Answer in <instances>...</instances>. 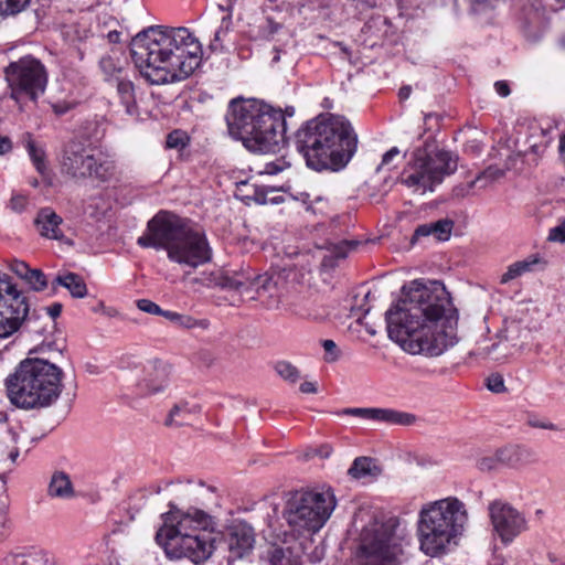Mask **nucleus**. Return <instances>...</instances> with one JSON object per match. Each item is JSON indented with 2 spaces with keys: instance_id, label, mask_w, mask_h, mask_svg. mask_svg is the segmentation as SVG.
Wrapping results in <instances>:
<instances>
[{
  "instance_id": "obj_64",
  "label": "nucleus",
  "mask_w": 565,
  "mask_h": 565,
  "mask_svg": "<svg viewBox=\"0 0 565 565\" xmlns=\"http://www.w3.org/2000/svg\"><path fill=\"white\" fill-rule=\"evenodd\" d=\"M218 9H220L221 11H226V12H227V4H226V6H222V4H220V6H218Z\"/></svg>"
},
{
  "instance_id": "obj_53",
  "label": "nucleus",
  "mask_w": 565,
  "mask_h": 565,
  "mask_svg": "<svg viewBox=\"0 0 565 565\" xmlns=\"http://www.w3.org/2000/svg\"><path fill=\"white\" fill-rule=\"evenodd\" d=\"M398 153H399V150H398V148H397V147H393V148H391L388 151H386V152L383 154L381 166H387V164H390V163H391V161L393 160V158H395Z\"/></svg>"
},
{
  "instance_id": "obj_58",
  "label": "nucleus",
  "mask_w": 565,
  "mask_h": 565,
  "mask_svg": "<svg viewBox=\"0 0 565 565\" xmlns=\"http://www.w3.org/2000/svg\"><path fill=\"white\" fill-rule=\"evenodd\" d=\"M107 36H108L109 42L117 43L119 41L120 33L117 31H111L108 33Z\"/></svg>"
},
{
  "instance_id": "obj_46",
  "label": "nucleus",
  "mask_w": 565,
  "mask_h": 565,
  "mask_svg": "<svg viewBox=\"0 0 565 565\" xmlns=\"http://www.w3.org/2000/svg\"><path fill=\"white\" fill-rule=\"evenodd\" d=\"M322 347L326 352V355H324L326 362L332 363L339 359L340 354L338 351V347L333 340H329V339L323 340Z\"/></svg>"
},
{
  "instance_id": "obj_49",
  "label": "nucleus",
  "mask_w": 565,
  "mask_h": 565,
  "mask_svg": "<svg viewBox=\"0 0 565 565\" xmlns=\"http://www.w3.org/2000/svg\"><path fill=\"white\" fill-rule=\"evenodd\" d=\"M548 239L553 242H565V220L550 231Z\"/></svg>"
},
{
  "instance_id": "obj_44",
  "label": "nucleus",
  "mask_w": 565,
  "mask_h": 565,
  "mask_svg": "<svg viewBox=\"0 0 565 565\" xmlns=\"http://www.w3.org/2000/svg\"><path fill=\"white\" fill-rule=\"evenodd\" d=\"M28 204H29V199L26 195H23V194H20V193H17V194H13L9 201V207L11 211H13L14 213H23L26 207H28Z\"/></svg>"
},
{
  "instance_id": "obj_30",
  "label": "nucleus",
  "mask_w": 565,
  "mask_h": 565,
  "mask_svg": "<svg viewBox=\"0 0 565 565\" xmlns=\"http://www.w3.org/2000/svg\"><path fill=\"white\" fill-rule=\"evenodd\" d=\"M163 317L173 322L175 326L184 329L207 328L209 326L207 320H196L189 315H182L170 310H166Z\"/></svg>"
},
{
  "instance_id": "obj_7",
  "label": "nucleus",
  "mask_w": 565,
  "mask_h": 565,
  "mask_svg": "<svg viewBox=\"0 0 565 565\" xmlns=\"http://www.w3.org/2000/svg\"><path fill=\"white\" fill-rule=\"evenodd\" d=\"M63 371L41 358L22 360L6 380L10 402L22 409H40L54 404L62 393Z\"/></svg>"
},
{
  "instance_id": "obj_2",
  "label": "nucleus",
  "mask_w": 565,
  "mask_h": 565,
  "mask_svg": "<svg viewBox=\"0 0 565 565\" xmlns=\"http://www.w3.org/2000/svg\"><path fill=\"white\" fill-rule=\"evenodd\" d=\"M130 52L141 76L152 85L190 77L202 62V45L186 28L150 26L132 38Z\"/></svg>"
},
{
  "instance_id": "obj_61",
  "label": "nucleus",
  "mask_w": 565,
  "mask_h": 565,
  "mask_svg": "<svg viewBox=\"0 0 565 565\" xmlns=\"http://www.w3.org/2000/svg\"><path fill=\"white\" fill-rule=\"evenodd\" d=\"M236 0H227V14L232 15L233 6Z\"/></svg>"
},
{
  "instance_id": "obj_62",
  "label": "nucleus",
  "mask_w": 565,
  "mask_h": 565,
  "mask_svg": "<svg viewBox=\"0 0 565 565\" xmlns=\"http://www.w3.org/2000/svg\"><path fill=\"white\" fill-rule=\"evenodd\" d=\"M267 200H268V202H270V203H279V202L281 201V199H280V198H271V199H268V198H267Z\"/></svg>"
},
{
  "instance_id": "obj_5",
  "label": "nucleus",
  "mask_w": 565,
  "mask_h": 565,
  "mask_svg": "<svg viewBox=\"0 0 565 565\" xmlns=\"http://www.w3.org/2000/svg\"><path fill=\"white\" fill-rule=\"evenodd\" d=\"M137 244L143 248L164 249L171 262L183 267L196 268L212 257L204 232L167 211L158 212L148 222Z\"/></svg>"
},
{
  "instance_id": "obj_59",
  "label": "nucleus",
  "mask_w": 565,
  "mask_h": 565,
  "mask_svg": "<svg viewBox=\"0 0 565 565\" xmlns=\"http://www.w3.org/2000/svg\"><path fill=\"white\" fill-rule=\"evenodd\" d=\"M472 6L476 7V6H490L491 4V1L490 0H470ZM475 10H477V8H475Z\"/></svg>"
},
{
  "instance_id": "obj_1",
  "label": "nucleus",
  "mask_w": 565,
  "mask_h": 565,
  "mask_svg": "<svg viewBox=\"0 0 565 565\" xmlns=\"http://www.w3.org/2000/svg\"><path fill=\"white\" fill-rule=\"evenodd\" d=\"M403 290L404 297L385 313L390 339L409 354L439 356L452 348L458 315L444 284L414 280Z\"/></svg>"
},
{
  "instance_id": "obj_13",
  "label": "nucleus",
  "mask_w": 565,
  "mask_h": 565,
  "mask_svg": "<svg viewBox=\"0 0 565 565\" xmlns=\"http://www.w3.org/2000/svg\"><path fill=\"white\" fill-rule=\"evenodd\" d=\"M6 77L11 89V98L20 102H35L44 94L47 85V71L42 62L30 55L11 62L6 67Z\"/></svg>"
},
{
  "instance_id": "obj_9",
  "label": "nucleus",
  "mask_w": 565,
  "mask_h": 565,
  "mask_svg": "<svg viewBox=\"0 0 565 565\" xmlns=\"http://www.w3.org/2000/svg\"><path fill=\"white\" fill-rule=\"evenodd\" d=\"M429 142L414 150L412 160L401 173V182L413 192H433L458 168V156L445 149L429 150Z\"/></svg>"
},
{
  "instance_id": "obj_52",
  "label": "nucleus",
  "mask_w": 565,
  "mask_h": 565,
  "mask_svg": "<svg viewBox=\"0 0 565 565\" xmlns=\"http://www.w3.org/2000/svg\"><path fill=\"white\" fill-rule=\"evenodd\" d=\"M494 89L501 97H507L510 94V87L507 82L498 81L494 83Z\"/></svg>"
},
{
  "instance_id": "obj_60",
  "label": "nucleus",
  "mask_w": 565,
  "mask_h": 565,
  "mask_svg": "<svg viewBox=\"0 0 565 565\" xmlns=\"http://www.w3.org/2000/svg\"><path fill=\"white\" fill-rule=\"evenodd\" d=\"M353 246H354L353 243H349V242L344 243V247H353ZM342 248H343V246L339 247V252L337 253V256L341 257V258H344L345 257V253L342 252Z\"/></svg>"
},
{
  "instance_id": "obj_47",
  "label": "nucleus",
  "mask_w": 565,
  "mask_h": 565,
  "mask_svg": "<svg viewBox=\"0 0 565 565\" xmlns=\"http://www.w3.org/2000/svg\"><path fill=\"white\" fill-rule=\"evenodd\" d=\"M487 387L493 393H502L505 391L504 380L500 374H491L487 379Z\"/></svg>"
},
{
  "instance_id": "obj_8",
  "label": "nucleus",
  "mask_w": 565,
  "mask_h": 565,
  "mask_svg": "<svg viewBox=\"0 0 565 565\" xmlns=\"http://www.w3.org/2000/svg\"><path fill=\"white\" fill-rule=\"evenodd\" d=\"M468 522L466 504L456 497L426 503L419 511L417 535L420 551L428 556L445 553L462 534Z\"/></svg>"
},
{
  "instance_id": "obj_38",
  "label": "nucleus",
  "mask_w": 565,
  "mask_h": 565,
  "mask_svg": "<svg viewBox=\"0 0 565 565\" xmlns=\"http://www.w3.org/2000/svg\"><path fill=\"white\" fill-rule=\"evenodd\" d=\"M275 370L280 377L290 383H296L300 379L299 370L290 362L279 361L276 363Z\"/></svg>"
},
{
  "instance_id": "obj_26",
  "label": "nucleus",
  "mask_w": 565,
  "mask_h": 565,
  "mask_svg": "<svg viewBox=\"0 0 565 565\" xmlns=\"http://www.w3.org/2000/svg\"><path fill=\"white\" fill-rule=\"evenodd\" d=\"M541 263L542 259L536 255H531L525 259L518 260L507 268V271L500 278V282L508 284L526 273H531L534 270V267Z\"/></svg>"
},
{
  "instance_id": "obj_20",
  "label": "nucleus",
  "mask_w": 565,
  "mask_h": 565,
  "mask_svg": "<svg viewBox=\"0 0 565 565\" xmlns=\"http://www.w3.org/2000/svg\"><path fill=\"white\" fill-rule=\"evenodd\" d=\"M524 452L526 450L520 447L500 448L491 455L481 457L477 461V467L481 471L497 470L503 465H514Z\"/></svg>"
},
{
  "instance_id": "obj_54",
  "label": "nucleus",
  "mask_w": 565,
  "mask_h": 565,
  "mask_svg": "<svg viewBox=\"0 0 565 565\" xmlns=\"http://www.w3.org/2000/svg\"><path fill=\"white\" fill-rule=\"evenodd\" d=\"M46 310L52 319H56L62 312V305L58 302H55V303L51 305L50 307H47Z\"/></svg>"
},
{
  "instance_id": "obj_11",
  "label": "nucleus",
  "mask_w": 565,
  "mask_h": 565,
  "mask_svg": "<svg viewBox=\"0 0 565 565\" xmlns=\"http://www.w3.org/2000/svg\"><path fill=\"white\" fill-rule=\"evenodd\" d=\"M335 505V495L330 489L295 491L285 504L282 516L295 532L317 533L330 519Z\"/></svg>"
},
{
  "instance_id": "obj_41",
  "label": "nucleus",
  "mask_w": 565,
  "mask_h": 565,
  "mask_svg": "<svg viewBox=\"0 0 565 565\" xmlns=\"http://www.w3.org/2000/svg\"><path fill=\"white\" fill-rule=\"evenodd\" d=\"M31 558V553L25 551H15L9 553L3 558V565H32Z\"/></svg>"
},
{
  "instance_id": "obj_37",
  "label": "nucleus",
  "mask_w": 565,
  "mask_h": 565,
  "mask_svg": "<svg viewBox=\"0 0 565 565\" xmlns=\"http://www.w3.org/2000/svg\"><path fill=\"white\" fill-rule=\"evenodd\" d=\"M190 143V137L186 131L175 129L168 134L166 140V147L169 149L183 150Z\"/></svg>"
},
{
  "instance_id": "obj_35",
  "label": "nucleus",
  "mask_w": 565,
  "mask_h": 565,
  "mask_svg": "<svg viewBox=\"0 0 565 565\" xmlns=\"http://www.w3.org/2000/svg\"><path fill=\"white\" fill-rule=\"evenodd\" d=\"M494 179V173L489 169L481 172L477 178L470 181L466 186L460 185L455 189L456 196H465L469 191L479 184L480 188H486Z\"/></svg>"
},
{
  "instance_id": "obj_12",
  "label": "nucleus",
  "mask_w": 565,
  "mask_h": 565,
  "mask_svg": "<svg viewBox=\"0 0 565 565\" xmlns=\"http://www.w3.org/2000/svg\"><path fill=\"white\" fill-rule=\"evenodd\" d=\"M60 167L62 174L75 180L94 178L105 182L116 172L114 161L95 157L93 147L81 140L64 146Z\"/></svg>"
},
{
  "instance_id": "obj_10",
  "label": "nucleus",
  "mask_w": 565,
  "mask_h": 565,
  "mask_svg": "<svg viewBox=\"0 0 565 565\" xmlns=\"http://www.w3.org/2000/svg\"><path fill=\"white\" fill-rule=\"evenodd\" d=\"M397 518L373 519L360 534L361 565H401L404 554L403 539L397 533Z\"/></svg>"
},
{
  "instance_id": "obj_15",
  "label": "nucleus",
  "mask_w": 565,
  "mask_h": 565,
  "mask_svg": "<svg viewBox=\"0 0 565 565\" xmlns=\"http://www.w3.org/2000/svg\"><path fill=\"white\" fill-rule=\"evenodd\" d=\"M334 414L338 416L349 415L374 423L399 426H409L416 420L415 415L411 413L382 407H348Z\"/></svg>"
},
{
  "instance_id": "obj_31",
  "label": "nucleus",
  "mask_w": 565,
  "mask_h": 565,
  "mask_svg": "<svg viewBox=\"0 0 565 565\" xmlns=\"http://www.w3.org/2000/svg\"><path fill=\"white\" fill-rule=\"evenodd\" d=\"M199 411V407L193 406L191 408L186 403L178 404L170 411L167 424L182 426L189 422L192 414L198 413Z\"/></svg>"
},
{
  "instance_id": "obj_16",
  "label": "nucleus",
  "mask_w": 565,
  "mask_h": 565,
  "mask_svg": "<svg viewBox=\"0 0 565 565\" xmlns=\"http://www.w3.org/2000/svg\"><path fill=\"white\" fill-rule=\"evenodd\" d=\"M227 286L242 295L254 294L250 298L258 300L275 297L277 290V281L268 273L254 277L244 274L235 275L227 280Z\"/></svg>"
},
{
  "instance_id": "obj_28",
  "label": "nucleus",
  "mask_w": 565,
  "mask_h": 565,
  "mask_svg": "<svg viewBox=\"0 0 565 565\" xmlns=\"http://www.w3.org/2000/svg\"><path fill=\"white\" fill-rule=\"evenodd\" d=\"M117 93L120 97L122 105L125 106L126 114L132 116L137 113V105L135 102V88L131 81L127 79L126 76H121L116 79Z\"/></svg>"
},
{
  "instance_id": "obj_24",
  "label": "nucleus",
  "mask_w": 565,
  "mask_h": 565,
  "mask_svg": "<svg viewBox=\"0 0 565 565\" xmlns=\"http://www.w3.org/2000/svg\"><path fill=\"white\" fill-rule=\"evenodd\" d=\"M380 467L369 457L355 458L348 470L349 476L355 480H373L381 475Z\"/></svg>"
},
{
  "instance_id": "obj_22",
  "label": "nucleus",
  "mask_w": 565,
  "mask_h": 565,
  "mask_svg": "<svg viewBox=\"0 0 565 565\" xmlns=\"http://www.w3.org/2000/svg\"><path fill=\"white\" fill-rule=\"evenodd\" d=\"M454 227V222L449 218L438 220L433 223H425L418 225L414 232L412 237V243L419 241L422 237L433 236L436 241L445 242L449 239L451 235V231Z\"/></svg>"
},
{
  "instance_id": "obj_42",
  "label": "nucleus",
  "mask_w": 565,
  "mask_h": 565,
  "mask_svg": "<svg viewBox=\"0 0 565 565\" xmlns=\"http://www.w3.org/2000/svg\"><path fill=\"white\" fill-rule=\"evenodd\" d=\"M280 29V23L274 21L271 18H267L264 24L259 26V36L265 40H271Z\"/></svg>"
},
{
  "instance_id": "obj_50",
  "label": "nucleus",
  "mask_w": 565,
  "mask_h": 565,
  "mask_svg": "<svg viewBox=\"0 0 565 565\" xmlns=\"http://www.w3.org/2000/svg\"><path fill=\"white\" fill-rule=\"evenodd\" d=\"M52 108L56 115L61 116L68 113L73 108V104L67 102H57L52 105Z\"/></svg>"
},
{
  "instance_id": "obj_18",
  "label": "nucleus",
  "mask_w": 565,
  "mask_h": 565,
  "mask_svg": "<svg viewBox=\"0 0 565 565\" xmlns=\"http://www.w3.org/2000/svg\"><path fill=\"white\" fill-rule=\"evenodd\" d=\"M171 366L161 360H151L143 365L139 382L141 390L156 394L162 392L170 383Z\"/></svg>"
},
{
  "instance_id": "obj_6",
  "label": "nucleus",
  "mask_w": 565,
  "mask_h": 565,
  "mask_svg": "<svg viewBox=\"0 0 565 565\" xmlns=\"http://www.w3.org/2000/svg\"><path fill=\"white\" fill-rule=\"evenodd\" d=\"M170 510L162 514L163 524L156 534L157 543L170 558H189L200 565L213 554L214 535L212 518L200 509L182 512L170 502Z\"/></svg>"
},
{
  "instance_id": "obj_51",
  "label": "nucleus",
  "mask_w": 565,
  "mask_h": 565,
  "mask_svg": "<svg viewBox=\"0 0 565 565\" xmlns=\"http://www.w3.org/2000/svg\"><path fill=\"white\" fill-rule=\"evenodd\" d=\"M13 149L12 141L7 136H0V156L11 152Z\"/></svg>"
},
{
  "instance_id": "obj_45",
  "label": "nucleus",
  "mask_w": 565,
  "mask_h": 565,
  "mask_svg": "<svg viewBox=\"0 0 565 565\" xmlns=\"http://www.w3.org/2000/svg\"><path fill=\"white\" fill-rule=\"evenodd\" d=\"M137 308L143 312L154 315V316H162L166 312V310L161 309L156 302L149 300V299H139L137 300Z\"/></svg>"
},
{
  "instance_id": "obj_56",
  "label": "nucleus",
  "mask_w": 565,
  "mask_h": 565,
  "mask_svg": "<svg viewBox=\"0 0 565 565\" xmlns=\"http://www.w3.org/2000/svg\"><path fill=\"white\" fill-rule=\"evenodd\" d=\"M530 425L532 427L543 428V429H555L554 424L552 423H543L540 420H530Z\"/></svg>"
},
{
  "instance_id": "obj_25",
  "label": "nucleus",
  "mask_w": 565,
  "mask_h": 565,
  "mask_svg": "<svg viewBox=\"0 0 565 565\" xmlns=\"http://www.w3.org/2000/svg\"><path fill=\"white\" fill-rule=\"evenodd\" d=\"M61 286L66 288L74 298H84L87 295V287L83 278L75 273L57 275L52 281V291Z\"/></svg>"
},
{
  "instance_id": "obj_3",
  "label": "nucleus",
  "mask_w": 565,
  "mask_h": 565,
  "mask_svg": "<svg viewBox=\"0 0 565 565\" xmlns=\"http://www.w3.org/2000/svg\"><path fill=\"white\" fill-rule=\"evenodd\" d=\"M297 151L315 171H339L358 149L351 122L340 115L319 116L306 121L295 134Z\"/></svg>"
},
{
  "instance_id": "obj_57",
  "label": "nucleus",
  "mask_w": 565,
  "mask_h": 565,
  "mask_svg": "<svg viewBox=\"0 0 565 565\" xmlns=\"http://www.w3.org/2000/svg\"><path fill=\"white\" fill-rule=\"evenodd\" d=\"M412 87L411 86H403L401 87L398 92V96L401 99H407L411 96Z\"/></svg>"
},
{
  "instance_id": "obj_33",
  "label": "nucleus",
  "mask_w": 565,
  "mask_h": 565,
  "mask_svg": "<svg viewBox=\"0 0 565 565\" xmlns=\"http://www.w3.org/2000/svg\"><path fill=\"white\" fill-rule=\"evenodd\" d=\"M267 559L270 565H298V561L292 556L289 548L271 546L267 551Z\"/></svg>"
},
{
  "instance_id": "obj_19",
  "label": "nucleus",
  "mask_w": 565,
  "mask_h": 565,
  "mask_svg": "<svg viewBox=\"0 0 565 565\" xmlns=\"http://www.w3.org/2000/svg\"><path fill=\"white\" fill-rule=\"evenodd\" d=\"M62 224L63 218L49 206L40 209L34 218L39 234L47 239L62 242L65 238Z\"/></svg>"
},
{
  "instance_id": "obj_29",
  "label": "nucleus",
  "mask_w": 565,
  "mask_h": 565,
  "mask_svg": "<svg viewBox=\"0 0 565 565\" xmlns=\"http://www.w3.org/2000/svg\"><path fill=\"white\" fill-rule=\"evenodd\" d=\"M49 494L55 498L68 499L73 497V486L68 476L64 472H57L52 476Z\"/></svg>"
},
{
  "instance_id": "obj_55",
  "label": "nucleus",
  "mask_w": 565,
  "mask_h": 565,
  "mask_svg": "<svg viewBox=\"0 0 565 565\" xmlns=\"http://www.w3.org/2000/svg\"><path fill=\"white\" fill-rule=\"evenodd\" d=\"M300 391L305 394H313L317 393V386L313 382H303L300 384Z\"/></svg>"
},
{
  "instance_id": "obj_21",
  "label": "nucleus",
  "mask_w": 565,
  "mask_h": 565,
  "mask_svg": "<svg viewBox=\"0 0 565 565\" xmlns=\"http://www.w3.org/2000/svg\"><path fill=\"white\" fill-rule=\"evenodd\" d=\"M254 542L253 529L247 524H236L231 529L227 543L234 556L243 557L253 548Z\"/></svg>"
},
{
  "instance_id": "obj_14",
  "label": "nucleus",
  "mask_w": 565,
  "mask_h": 565,
  "mask_svg": "<svg viewBox=\"0 0 565 565\" xmlns=\"http://www.w3.org/2000/svg\"><path fill=\"white\" fill-rule=\"evenodd\" d=\"M494 531L502 542L510 543L526 529L525 518L511 504L494 501L489 505Z\"/></svg>"
},
{
  "instance_id": "obj_17",
  "label": "nucleus",
  "mask_w": 565,
  "mask_h": 565,
  "mask_svg": "<svg viewBox=\"0 0 565 565\" xmlns=\"http://www.w3.org/2000/svg\"><path fill=\"white\" fill-rule=\"evenodd\" d=\"M0 313L10 315L20 319L26 318L29 302L23 291L12 281L7 274L0 273Z\"/></svg>"
},
{
  "instance_id": "obj_27",
  "label": "nucleus",
  "mask_w": 565,
  "mask_h": 565,
  "mask_svg": "<svg viewBox=\"0 0 565 565\" xmlns=\"http://www.w3.org/2000/svg\"><path fill=\"white\" fill-rule=\"evenodd\" d=\"M273 191V188L257 186L256 184H249L248 181L237 183V196L242 200L255 201L258 204H267V194Z\"/></svg>"
},
{
  "instance_id": "obj_39",
  "label": "nucleus",
  "mask_w": 565,
  "mask_h": 565,
  "mask_svg": "<svg viewBox=\"0 0 565 565\" xmlns=\"http://www.w3.org/2000/svg\"><path fill=\"white\" fill-rule=\"evenodd\" d=\"M232 24L231 14H227L222 18L221 25L214 33V39L210 44L212 51H217L222 47V42L224 36L228 33Z\"/></svg>"
},
{
  "instance_id": "obj_34",
  "label": "nucleus",
  "mask_w": 565,
  "mask_h": 565,
  "mask_svg": "<svg viewBox=\"0 0 565 565\" xmlns=\"http://www.w3.org/2000/svg\"><path fill=\"white\" fill-rule=\"evenodd\" d=\"M22 280L29 286L31 290L36 292L43 291L49 286L46 275L38 268H30Z\"/></svg>"
},
{
  "instance_id": "obj_23",
  "label": "nucleus",
  "mask_w": 565,
  "mask_h": 565,
  "mask_svg": "<svg viewBox=\"0 0 565 565\" xmlns=\"http://www.w3.org/2000/svg\"><path fill=\"white\" fill-rule=\"evenodd\" d=\"M21 142L25 148L31 162L35 170L42 175H47L46 150L41 143H38L31 132H24L21 137Z\"/></svg>"
},
{
  "instance_id": "obj_63",
  "label": "nucleus",
  "mask_w": 565,
  "mask_h": 565,
  "mask_svg": "<svg viewBox=\"0 0 565 565\" xmlns=\"http://www.w3.org/2000/svg\"><path fill=\"white\" fill-rule=\"evenodd\" d=\"M18 455H19V452H18V450H15V451H11L9 456H10V458H11L12 460H15V458L18 457Z\"/></svg>"
},
{
  "instance_id": "obj_36",
  "label": "nucleus",
  "mask_w": 565,
  "mask_h": 565,
  "mask_svg": "<svg viewBox=\"0 0 565 565\" xmlns=\"http://www.w3.org/2000/svg\"><path fill=\"white\" fill-rule=\"evenodd\" d=\"M24 319L0 313V339H7L14 334L22 326Z\"/></svg>"
},
{
  "instance_id": "obj_32",
  "label": "nucleus",
  "mask_w": 565,
  "mask_h": 565,
  "mask_svg": "<svg viewBox=\"0 0 565 565\" xmlns=\"http://www.w3.org/2000/svg\"><path fill=\"white\" fill-rule=\"evenodd\" d=\"M99 67L105 75L106 81H116L124 76L125 70L119 61L110 55H105L99 61Z\"/></svg>"
},
{
  "instance_id": "obj_4",
  "label": "nucleus",
  "mask_w": 565,
  "mask_h": 565,
  "mask_svg": "<svg viewBox=\"0 0 565 565\" xmlns=\"http://www.w3.org/2000/svg\"><path fill=\"white\" fill-rule=\"evenodd\" d=\"M286 115L291 117L294 108L282 111L258 99H233L226 122L230 135L247 150L270 153L279 151L286 142Z\"/></svg>"
},
{
  "instance_id": "obj_43",
  "label": "nucleus",
  "mask_w": 565,
  "mask_h": 565,
  "mask_svg": "<svg viewBox=\"0 0 565 565\" xmlns=\"http://www.w3.org/2000/svg\"><path fill=\"white\" fill-rule=\"evenodd\" d=\"M290 167V162L287 161L284 157L278 158L274 161L266 162L264 164L263 173L275 175Z\"/></svg>"
},
{
  "instance_id": "obj_40",
  "label": "nucleus",
  "mask_w": 565,
  "mask_h": 565,
  "mask_svg": "<svg viewBox=\"0 0 565 565\" xmlns=\"http://www.w3.org/2000/svg\"><path fill=\"white\" fill-rule=\"evenodd\" d=\"M30 0H0V15H9L21 12Z\"/></svg>"
},
{
  "instance_id": "obj_48",
  "label": "nucleus",
  "mask_w": 565,
  "mask_h": 565,
  "mask_svg": "<svg viewBox=\"0 0 565 565\" xmlns=\"http://www.w3.org/2000/svg\"><path fill=\"white\" fill-rule=\"evenodd\" d=\"M8 268L15 274L20 279H22L28 270L31 268L25 262L20 259H11L8 263Z\"/></svg>"
}]
</instances>
